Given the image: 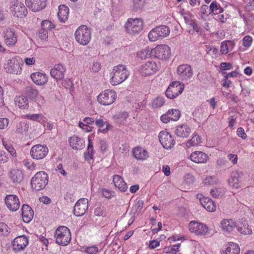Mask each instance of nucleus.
Here are the masks:
<instances>
[{"label": "nucleus", "instance_id": "1", "mask_svg": "<svg viewBox=\"0 0 254 254\" xmlns=\"http://www.w3.org/2000/svg\"><path fill=\"white\" fill-rule=\"evenodd\" d=\"M110 83L113 85H117L127 79L129 74L125 65L119 64L115 66L111 72Z\"/></svg>", "mask_w": 254, "mask_h": 254}, {"label": "nucleus", "instance_id": "2", "mask_svg": "<svg viewBox=\"0 0 254 254\" xmlns=\"http://www.w3.org/2000/svg\"><path fill=\"white\" fill-rule=\"evenodd\" d=\"M49 180L48 174L44 171L36 173L31 180V186L33 190H42L47 185Z\"/></svg>", "mask_w": 254, "mask_h": 254}, {"label": "nucleus", "instance_id": "3", "mask_svg": "<svg viewBox=\"0 0 254 254\" xmlns=\"http://www.w3.org/2000/svg\"><path fill=\"white\" fill-rule=\"evenodd\" d=\"M56 242L62 246H66L71 240L70 230L65 226H60L57 229L54 234Z\"/></svg>", "mask_w": 254, "mask_h": 254}, {"label": "nucleus", "instance_id": "4", "mask_svg": "<svg viewBox=\"0 0 254 254\" xmlns=\"http://www.w3.org/2000/svg\"><path fill=\"white\" fill-rule=\"evenodd\" d=\"M75 38L80 45H86L89 43L91 38V31L85 25L79 26L75 31Z\"/></svg>", "mask_w": 254, "mask_h": 254}, {"label": "nucleus", "instance_id": "5", "mask_svg": "<svg viewBox=\"0 0 254 254\" xmlns=\"http://www.w3.org/2000/svg\"><path fill=\"white\" fill-rule=\"evenodd\" d=\"M127 32L130 34L139 33L143 28V22L139 18H129L125 25Z\"/></svg>", "mask_w": 254, "mask_h": 254}, {"label": "nucleus", "instance_id": "6", "mask_svg": "<svg viewBox=\"0 0 254 254\" xmlns=\"http://www.w3.org/2000/svg\"><path fill=\"white\" fill-rule=\"evenodd\" d=\"M10 11L13 16L20 18L25 17L28 13L24 4L18 0H14L11 2Z\"/></svg>", "mask_w": 254, "mask_h": 254}, {"label": "nucleus", "instance_id": "7", "mask_svg": "<svg viewBox=\"0 0 254 254\" xmlns=\"http://www.w3.org/2000/svg\"><path fill=\"white\" fill-rule=\"evenodd\" d=\"M169 28L166 25H161L158 26L149 32L148 33V38L150 41H155L157 39L165 37L169 35L170 33Z\"/></svg>", "mask_w": 254, "mask_h": 254}, {"label": "nucleus", "instance_id": "8", "mask_svg": "<svg viewBox=\"0 0 254 254\" xmlns=\"http://www.w3.org/2000/svg\"><path fill=\"white\" fill-rule=\"evenodd\" d=\"M21 62L22 61L19 57H13L8 61L5 67L6 72L11 74H20L22 70Z\"/></svg>", "mask_w": 254, "mask_h": 254}, {"label": "nucleus", "instance_id": "9", "mask_svg": "<svg viewBox=\"0 0 254 254\" xmlns=\"http://www.w3.org/2000/svg\"><path fill=\"white\" fill-rule=\"evenodd\" d=\"M116 93L111 90H106L98 96V101L101 105L107 106L113 104L116 99Z\"/></svg>", "mask_w": 254, "mask_h": 254}, {"label": "nucleus", "instance_id": "10", "mask_svg": "<svg viewBox=\"0 0 254 254\" xmlns=\"http://www.w3.org/2000/svg\"><path fill=\"white\" fill-rule=\"evenodd\" d=\"M184 89V85L181 84L179 81H174L169 86L165 94L168 98L174 99L181 94Z\"/></svg>", "mask_w": 254, "mask_h": 254}, {"label": "nucleus", "instance_id": "11", "mask_svg": "<svg viewBox=\"0 0 254 254\" xmlns=\"http://www.w3.org/2000/svg\"><path fill=\"white\" fill-rule=\"evenodd\" d=\"M177 75L180 80L188 82L193 75L192 69L189 64H182L177 68Z\"/></svg>", "mask_w": 254, "mask_h": 254}, {"label": "nucleus", "instance_id": "12", "mask_svg": "<svg viewBox=\"0 0 254 254\" xmlns=\"http://www.w3.org/2000/svg\"><path fill=\"white\" fill-rule=\"evenodd\" d=\"M153 56L162 60L168 59L171 55L170 47L166 45H158L152 49Z\"/></svg>", "mask_w": 254, "mask_h": 254}, {"label": "nucleus", "instance_id": "13", "mask_svg": "<svg viewBox=\"0 0 254 254\" xmlns=\"http://www.w3.org/2000/svg\"><path fill=\"white\" fill-rule=\"evenodd\" d=\"M49 151L46 145L37 144L34 145L30 150V155L35 159H42L45 157Z\"/></svg>", "mask_w": 254, "mask_h": 254}, {"label": "nucleus", "instance_id": "14", "mask_svg": "<svg viewBox=\"0 0 254 254\" xmlns=\"http://www.w3.org/2000/svg\"><path fill=\"white\" fill-rule=\"evenodd\" d=\"M159 68V65L154 61H148L142 64L139 68V72L144 76L154 74Z\"/></svg>", "mask_w": 254, "mask_h": 254}, {"label": "nucleus", "instance_id": "15", "mask_svg": "<svg viewBox=\"0 0 254 254\" xmlns=\"http://www.w3.org/2000/svg\"><path fill=\"white\" fill-rule=\"evenodd\" d=\"M159 139L162 146L166 149H171L175 143V141L169 132L161 131L158 135Z\"/></svg>", "mask_w": 254, "mask_h": 254}, {"label": "nucleus", "instance_id": "16", "mask_svg": "<svg viewBox=\"0 0 254 254\" xmlns=\"http://www.w3.org/2000/svg\"><path fill=\"white\" fill-rule=\"evenodd\" d=\"M88 208V200L85 198L79 199L75 203L73 213L77 217L83 215Z\"/></svg>", "mask_w": 254, "mask_h": 254}, {"label": "nucleus", "instance_id": "17", "mask_svg": "<svg viewBox=\"0 0 254 254\" xmlns=\"http://www.w3.org/2000/svg\"><path fill=\"white\" fill-rule=\"evenodd\" d=\"M5 203L7 207L12 211H16L19 208L20 203L16 195L9 194L5 197Z\"/></svg>", "mask_w": 254, "mask_h": 254}, {"label": "nucleus", "instance_id": "18", "mask_svg": "<svg viewBox=\"0 0 254 254\" xmlns=\"http://www.w3.org/2000/svg\"><path fill=\"white\" fill-rule=\"evenodd\" d=\"M47 0H25L27 6L32 11L37 12L44 9Z\"/></svg>", "mask_w": 254, "mask_h": 254}, {"label": "nucleus", "instance_id": "19", "mask_svg": "<svg viewBox=\"0 0 254 254\" xmlns=\"http://www.w3.org/2000/svg\"><path fill=\"white\" fill-rule=\"evenodd\" d=\"M28 243V238L23 235L18 236L12 242L13 249L15 252L22 251L26 247Z\"/></svg>", "mask_w": 254, "mask_h": 254}, {"label": "nucleus", "instance_id": "20", "mask_svg": "<svg viewBox=\"0 0 254 254\" xmlns=\"http://www.w3.org/2000/svg\"><path fill=\"white\" fill-rule=\"evenodd\" d=\"M4 42L8 46H13L17 41V36L12 28L5 29L3 31Z\"/></svg>", "mask_w": 254, "mask_h": 254}, {"label": "nucleus", "instance_id": "21", "mask_svg": "<svg viewBox=\"0 0 254 254\" xmlns=\"http://www.w3.org/2000/svg\"><path fill=\"white\" fill-rule=\"evenodd\" d=\"M66 71L65 67L61 64H56L51 69V75L57 81L62 80Z\"/></svg>", "mask_w": 254, "mask_h": 254}, {"label": "nucleus", "instance_id": "22", "mask_svg": "<svg viewBox=\"0 0 254 254\" xmlns=\"http://www.w3.org/2000/svg\"><path fill=\"white\" fill-rule=\"evenodd\" d=\"M190 230L197 235H205L207 232L208 228L205 225L191 221L190 224Z\"/></svg>", "mask_w": 254, "mask_h": 254}, {"label": "nucleus", "instance_id": "23", "mask_svg": "<svg viewBox=\"0 0 254 254\" xmlns=\"http://www.w3.org/2000/svg\"><path fill=\"white\" fill-rule=\"evenodd\" d=\"M23 220L25 223L31 221L33 217L34 212L32 209L27 204H23L21 208Z\"/></svg>", "mask_w": 254, "mask_h": 254}, {"label": "nucleus", "instance_id": "24", "mask_svg": "<svg viewBox=\"0 0 254 254\" xmlns=\"http://www.w3.org/2000/svg\"><path fill=\"white\" fill-rule=\"evenodd\" d=\"M243 174L242 172H233L230 179L229 180V185L233 188L238 189L241 187L240 179Z\"/></svg>", "mask_w": 254, "mask_h": 254}, {"label": "nucleus", "instance_id": "25", "mask_svg": "<svg viewBox=\"0 0 254 254\" xmlns=\"http://www.w3.org/2000/svg\"><path fill=\"white\" fill-rule=\"evenodd\" d=\"M31 78L34 83L39 85H43L48 81V77L46 74L39 72L32 73Z\"/></svg>", "mask_w": 254, "mask_h": 254}, {"label": "nucleus", "instance_id": "26", "mask_svg": "<svg viewBox=\"0 0 254 254\" xmlns=\"http://www.w3.org/2000/svg\"><path fill=\"white\" fill-rule=\"evenodd\" d=\"M190 160L197 163H203L206 162L208 156L206 154L201 151L192 152L190 156Z\"/></svg>", "mask_w": 254, "mask_h": 254}, {"label": "nucleus", "instance_id": "27", "mask_svg": "<svg viewBox=\"0 0 254 254\" xmlns=\"http://www.w3.org/2000/svg\"><path fill=\"white\" fill-rule=\"evenodd\" d=\"M113 181L115 186L120 191L125 192L127 190V185L121 176L118 175H114Z\"/></svg>", "mask_w": 254, "mask_h": 254}, {"label": "nucleus", "instance_id": "28", "mask_svg": "<svg viewBox=\"0 0 254 254\" xmlns=\"http://www.w3.org/2000/svg\"><path fill=\"white\" fill-rule=\"evenodd\" d=\"M220 225L223 231L228 233L232 232L237 226L236 222L231 219H223L221 221Z\"/></svg>", "mask_w": 254, "mask_h": 254}, {"label": "nucleus", "instance_id": "29", "mask_svg": "<svg viewBox=\"0 0 254 254\" xmlns=\"http://www.w3.org/2000/svg\"><path fill=\"white\" fill-rule=\"evenodd\" d=\"M201 204L207 211L214 212L216 210V205L214 202L209 197H203L199 199Z\"/></svg>", "mask_w": 254, "mask_h": 254}, {"label": "nucleus", "instance_id": "30", "mask_svg": "<svg viewBox=\"0 0 254 254\" xmlns=\"http://www.w3.org/2000/svg\"><path fill=\"white\" fill-rule=\"evenodd\" d=\"M190 130V128L189 127L182 125L176 127L175 133L180 137L187 138L189 136Z\"/></svg>", "mask_w": 254, "mask_h": 254}, {"label": "nucleus", "instance_id": "31", "mask_svg": "<svg viewBox=\"0 0 254 254\" xmlns=\"http://www.w3.org/2000/svg\"><path fill=\"white\" fill-rule=\"evenodd\" d=\"M69 14V8L65 5H61L59 7L58 16L61 22H65L67 20Z\"/></svg>", "mask_w": 254, "mask_h": 254}, {"label": "nucleus", "instance_id": "32", "mask_svg": "<svg viewBox=\"0 0 254 254\" xmlns=\"http://www.w3.org/2000/svg\"><path fill=\"white\" fill-rule=\"evenodd\" d=\"M132 152L134 157L138 160H144L148 157L147 151L140 147L134 148Z\"/></svg>", "mask_w": 254, "mask_h": 254}, {"label": "nucleus", "instance_id": "33", "mask_svg": "<svg viewBox=\"0 0 254 254\" xmlns=\"http://www.w3.org/2000/svg\"><path fill=\"white\" fill-rule=\"evenodd\" d=\"M10 177L14 183H20L24 178L22 171L19 169H14L10 172Z\"/></svg>", "mask_w": 254, "mask_h": 254}, {"label": "nucleus", "instance_id": "34", "mask_svg": "<svg viewBox=\"0 0 254 254\" xmlns=\"http://www.w3.org/2000/svg\"><path fill=\"white\" fill-rule=\"evenodd\" d=\"M70 146L75 150H80L83 148L82 140L77 136H73L68 140Z\"/></svg>", "mask_w": 254, "mask_h": 254}, {"label": "nucleus", "instance_id": "35", "mask_svg": "<svg viewBox=\"0 0 254 254\" xmlns=\"http://www.w3.org/2000/svg\"><path fill=\"white\" fill-rule=\"evenodd\" d=\"M26 93L32 99L35 101H39L38 103L41 100V103H43V98L41 96H38V90L33 87L29 86L26 88Z\"/></svg>", "mask_w": 254, "mask_h": 254}, {"label": "nucleus", "instance_id": "36", "mask_svg": "<svg viewBox=\"0 0 254 254\" xmlns=\"http://www.w3.org/2000/svg\"><path fill=\"white\" fill-rule=\"evenodd\" d=\"M240 249L239 245L231 243L225 251L222 252L221 254H239Z\"/></svg>", "mask_w": 254, "mask_h": 254}, {"label": "nucleus", "instance_id": "37", "mask_svg": "<svg viewBox=\"0 0 254 254\" xmlns=\"http://www.w3.org/2000/svg\"><path fill=\"white\" fill-rule=\"evenodd\" d=\"M15 102L16 105L21 109H27L29 106L28 99L23 95L17 97L15 99Z\"/></svg>", "mask_w": 254, "mask_h": 254}, {"label": "nucleus", "instance_id": "38", "mask_svg": "<svg viewBox=\"0 0 254 254\" xmlns=\"http://www.w3.org/2000/svg\"><path fill=\"white\" fill-rule=\"evenodd\" d=\"M95 125L99 127V131L102 132H106L109 129L111 126L106 122H104L103 119H96Z\"/></svg>", "mask_w": 254, "mask_h": 254}, {"label": "nucleus", "instance_id": "39", "mask_svg": "<svg viewBox=\"0 0 254 254\" xmlns=\"http://www.w3.org/2000/svg\"><path fill=\"white\" fill-rule=\"evenodd\" d=\"M211 13L216 15L223 12V9L216 1L211 2L209 6Z\"/></svg>", "mask_w": 254, "mask_h": 254}, {"label": "nucleus", "instance_id": "40", "mask_svg": "<svg viewBox=\"0 0 254 254\" xmlns=\"http://www.w3.org/2000/svg\"><path fill=\"white\" fill-rule=\"evenodd\" d=\"M201 142L200 137L196 133H194L193 136L191 138L188 140L186 143L187 147H190L193 146H196L199 144Z\"/></svg>", "mask_w": 254, "mask_h": 254}, {"label": "nucleus", "instance_id": "41", "mask_svg": "<svg viewBox=\"0 0 254 254\" xmlns=\"http://www.w3.org/2000/svg\"><path fill=\"white\" fill-rule=\"evenodd\" d=\"M93 147L91 139L88 138V144L87 149V152L84 154L85 159L87 161H90L93 158Z\"/></svg>", "mask_w": 254, "mask_h": 254}, {"label": "nucleus", "instance_id": "42", "mask_svg": "<svg viewBox=\"0 0 254 254\" xmlns=\"http://www.w3.org/2000/svg\"><path fill=\"white\" fill-rule=\"evenodd\" d=\"M137 56L141 59H145L153 56L152 54V49L146 48L143 50L139 51L137 54Z\"/></svg>", "mask_w": 254, "mask_h": 254}, {"label": "nucleus", "instance_id": "43", "mask_svg": "<svg viewBox=\"0 0 254 254\" xmlns=\"http://www.w3.org/2000/svg\"><path fill=\"white\" fill-rule=\"evenodd\" d=\"M169 116H170V118L171 120L176 121H178L181 115L180 111L178 109H172L171 110H169L168 112Z\"/></svg>", "mask_w": 254, "mask_h": 254}, {"label": "nucleus", "instance_id": "44", "mask_svg": "<svg viewBox=\"0 0 254 254\" xmlns=\"http://www.w3.org/2000/svg\"><path fill=\"white\" fill-rule=\"evenodd\" d=\"M237 229L239 232L244 235L251 234L252 233L251 229L249 228L247 223L242 224L241 226H238Z\"/></svg>", "mask_w": 254, "mask_h": 254}, {"label": "nucleus", "instance_id": "45", "mask_svg": "<svg viewBox=\"0 0 254 254\" xmlns=\"http://www.w3.org/2000/svg\"><path fill=\"white\" fill-rule=\"evenodd\" d=\"M29 125L25 122H20L16 126V131L18 133H23L28 130Z\"/></svg>", "mask_w": 254, "mask_h": 254}, {"label": "nucleus", "instance_id": "46", "mask_svg": "<svg viewBox=\"0 0 254 254\" xmlns=\"http://www.w3.org/2000/svg\"><path fill=\"white\" fill-rule=\"evenodd\" d=\"M133 8L136 10L142 9L145 4V0H132Z\"/></svg>", "mask_w": 254, "mask_h": 254}, {"label": "nucleus", "instance_id": "47", "mask_svg": "<svg viewBox=\"0 0 254 254\" xmlns=\"http://www.w3.org/2000/svg\"><path fill=\"white\" fill-rule=\"evenodd\" d=\"M26 118L28 119L32 120V121H36L38 122L40 121H44L45 118L42 114H27L26 115Z\"/></svg>", "mask_w": 254, "mask_h": 254}, {"label": "nucleus", "instance_id": "48", "mask_svg": "<svg viewBox=\"0 0 254 254\" xmlns=\"http://www.w3.org/2000/svg\"><path fill=\"white\" fill-rule=\"evenodd\" d=\"M200 16L202 18H204L211 14L210 10H209V7L207 5H203L200 8Z\"/></svg>", "mask_w": 254, "mask_h": 254}, {"label": "nucleus", "instance_id": "49", "mask_svg": "<svg viewBox=\"0 0 254 254\" xmlns=\"http://www.w3.org/2000/svg\"><path fill=\"white\" fill-rule=\"evenodd\" d=\"M42 28L48 31V30H51L55 27V25L50 21L45 20L41 23Z\"/></svg>", "mask_w": 254, "mask_h": 254}, {"label": "nucleus", "instance_id": "50", "mask_svg": "<svg viewBox=\"0 0 254 254\" xmlns=\"http://www.w3.org/2000/svg\"><path fill=\"white\" fill-rule=\"evenodd\" d=\"M164 103V98L162 97H158L153 100L152 102V107L153 108H158L163 105Z\"/></svg>", "mask_w": 254, "mask_h": 254}, {"label": "nucleus", "instance_id": "51", "mask_svg": "<svg viewBox=\"0 0 254 254\" xmlns=\"http://www.w3.org/2000/svg\"><path fill=\"white\" fill-rule=\"evenodd\" d=\"M9 228L7 225L3 222H0V235L7 236L9 233Z\"/></svg>", "mask_w": 254, "mask_h": 254}, {"label": "nucleus", "instance_id": "52", "mask_svg": "<svg viewBox=\"0 0 254 254\" xmlns=\"http://www.w3.org/2000/svg\"><path fill=\"white\" fill-rule=\"evenodd\" d=\"M2 144L7 151L9 153L11 156H14L16 154V151L11 144L6 143L4 140H2Z\"/></svg>", "mask_w": 254, "mask_h": 254}, {"label": "nucleus", "instance_id": "53", "mask_svg": "<svg viewBox=\"0 0 254 254\" xmlns=\"http://www.w3.org/2000/svg\"><path fill=\"white\" fill-rule=\"evenodd\" d=\"M9 155L4 151H0V163H4L8 161Z\"/></svg>", "mask_w": 254, "mask_h": 254}, {"label": "nucleus", "instance_id": "54", "mask_svg": "<svg viewBox=\"0 0 254 254\" xmlns=\"http://www.w3.org/2000/svg\"><path fill=\"white\" fill-rule=\"evenodd\" d=\"M128 114L127 112H122L117 115V118L120 123L124 122L128 118Z\"/></svg>", "mask_w": 254, "mask_h": 254}, {"label": "nucleus", "instance_id": "55", "mask_svg": "<svg viewBox=\"0 0 254 254\" xmlns=\"http://www.w3.org/2000/svg\"><path fill=\"white\" fill-rule=\"evenodd\" d=\"M253 39L250 36H246L243 39V44L246 47H249L251 46L252 43Z\"/></svg>", "mask_w": 254, "mask_h": 254}, {"label": "nucleus", "instance_id": "56", "mask_svg": "<svg viewBox=\"0 0 254 254\" xmlns=\"http://www.w3.org/2000/svg\"><path fill=\"white\" fill-rule=\"evenodd\" d=\"M105 213V209L104 207L97 206L94 211L95 215L97 216H103Z\"/></svg>", "mask_w": 254, "mask_h": 254}, {"label": "nucleus", "instance_id": "57", "mask_svg": "<svg viewBox=\"0 0 254 254\" xmlns=\"http://www.w3.org/2000/svg\"><path fill=\"white\" fill-rule=\"evenodd\" d=\"M210 194L211 196L215 198H220L223 195L222 192H221L219 189L217 188L212 189L210 191Z\"/></svg>", "mask_w": 254, "mask_h": 254}, {"label": "nucleus", "instance_id": "58", "mask_svg": "<svg viewBox=\"0 0 254 254\" xmlns=\"http://www.w3.org/2000/svg\"><path fill=\"white\" fill-rule=\"evenodd\" d=\"M9 123L8 119L4 118H0V129L6 128Z\"/></svg>", "mask_w": 254, "mask_h": 254}, {"label": "nucleus", "instance_id": "59", "mask_svg": "<svg viewBox=\"0 0 254 254\" xmlns=\"http://www.w3.org/2000/svg\"><path fill=\"white\" fill-rule=\"evenodd\" d=\"M38 36L41 40H46L48 38V31L41 28L39 31Z\"/></svg>", "mask_w": 254, "mask_h": 254}, {"label": "nucleus", "instance_id": "60", "mask_svg": "<svg viewBox=\"0 0 254 254\" xmlns=\"http://www.w3.org/2000/svg\"><path fill=\"white\" fill-rule=\"evenodd\" d=\"M227 158L229 161H230L233 164L235 165L237 163L238 157L236 154H229L227 156Z\"/></svg>", "mask_w": 254, "mask_h": 254}, {"label": "nucleus", "instance_id": "61", "mask_svg": "<svg viewBox=\"0 0 254 254\" xmlns=\"http://www.w3.org/2000/svg\"><path fill=\"white\" fill-rule=\"evenodd\" d=\"M85 252L88 254H95L98 252V248L95 246L87 247L85 249Z\"/></svg>", "mask_w": 254, "mask_h": 254}, {"label": "nucleus", "instance_id": "62", "mask_svg": "<svg viewBox=\"0 0 254 254\" xmlns=\"http://www.w3.org/2000/svg\"><path fill=\"white\" fill-rule=\"evenodd\" d=\"M101 69V64L98 62H94L91 67V69L94 72H98Z\"/></svg>", "mask_w": 254, "mask_h": 254}, {"label": "nucleus", "instance_id": "63", "mask_svg": "<svg viewBox=\"0 0 254 254\" xmlns=\"http://www.w3.org/2000/svg\"><path fill=\"white\" fill-rule=\"evenodd\" d=\"M237 133L239 137H241L243 139H246L247 135L245 132L244 129L242 127H239L237 129Z\"/></svg>", "mask_w": 254, "mask_h": 254}, {"label": "nucleus", "instance_id": "64", "mask_svg": "<svg viewBox=\"0 0 254 254\" xmlns=\"http://www.w3.org/2000/svg\"><path fill=\"white\" fill-rule=\"evenodd\" d=\"M232 68V64L229 63H222L220 64V68L223 70L230 69Z\"/></svg>", "mask_w": 254, "mask_h": 254}]
</instances>
